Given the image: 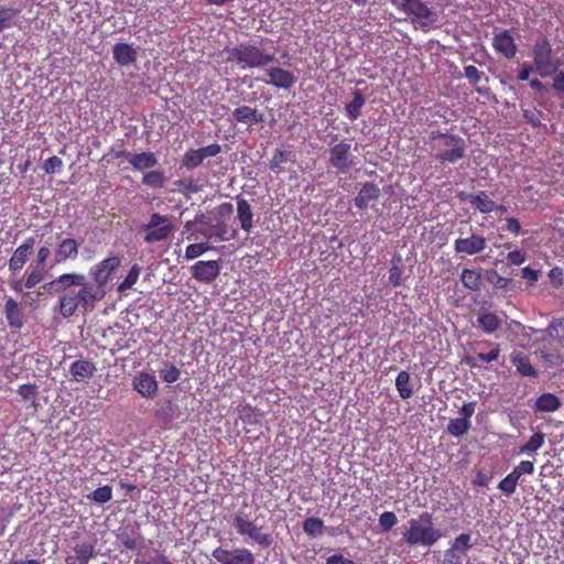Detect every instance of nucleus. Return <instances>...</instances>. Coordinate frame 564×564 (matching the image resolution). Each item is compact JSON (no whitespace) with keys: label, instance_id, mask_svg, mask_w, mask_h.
<instances>
[{"label":"nucleus","instance_id":"obj_1","mask_svg":"<svg viewBox=\"0 0 564 564\" xmlns=\"http://www.w3.org/2000/svg\"><path fill=\"white\" fill-rule=\"evenodd\" d=\"M44 288L59 295L54 311L64 318L74 316L77 311L91 312L106 295L105 290L96 289L84 274L75 272L63 273Z\"/></svg>","mask_w":564,"mask_h":564},{"label":"nucleus","instance_id":"obj_2","mask_svg":"<svg viewBox=\"0 0 564 564\" xmlns=\"http://www.w3.org/2000/svg\"><path fill=\"white\" fill-rule=\"evenodd\" d=\"M226 53V61L236 63L242 69L265 67L275 58L274 53L265 48L260 37L241 42L235 47L227 48Z\"/></svg>","mask_w":564,"mask_h":564},{"label":"nucleus","instance_id":"obj_3","mask_svg":"<svg viewBox=\"0 0 564 564\" xmlns=\"http://www.w3.org/2000/svg\"><path fill=\"white\" fill-rule=\"evenodd\" d=\"M408 524L402 538L409 546L431 547L443 536L442 531L434 525L432 513L427 511L410 519Z\"/></svg>","mask_w":564,"mask_h":564},{"label":"nucleus","instance_id":"obj_4","mask_svg":"<svg viewBox=\"0 0 564 564\" xmlns=\"http://www.w3.org/2000/svg\"><path fill=\"white\" fill-rule=\"evenodd\" d=\"M232 525L239 535L248 538L262 547H269L272 544L271 534L258 523V518L250 519L243 511H238L232 517Z\"/></svg>","mask_w":564,"mask_h":564},{"label":"nucleus","instance_id":"obj_5","mask_svg":"<svg viewBox=\"0 0 564 564\" xmlns=\"http://www.w3.org/2000/svg\"><path fill=\"white\" fill-rule=\"evenodd\" d=\"M398 9L422 28L430 26L437 20L436 11L423 0H401Z\"/></svg>","mask_w":564,"mask_h":564},{"label":"nucleus","instance_id":"obj_6","mask_svg":"<svg viewBox=\"0 0 564 564\" xmlns=\"http://www.w3.org/2000/svg\"><path fill=\"white\" fill-rule=\"evenodd\" d=\"M533 63L542 77L551 76L557 70L552 57V47L546 39L536 41L532 48Z\"/></svg>","mask_w":564,"mask_h":564},{"label":"nucleus","instance_id":"obj_7","mask_svg":"<svg viewBox=\"0 0 564 564\" xmlns=\"http://www.w3.org/2000/svg\"><path fill=\"white\" fill-rule=\"evenodd\" d=\"M212 556L220 564H256L253 553L247 547L227 550L218 546L213 550Z\"/></svg>","mask_w":564,"mask_h":564},{"label":"nucleus","instance_id":"obj_8","mask_svg":"<svg viewBox=\"0 0 564 564\" xmlns=\"http://www.w3.org/2000/svg\"><path fill=\"white\" fill-rule=\"evenodd\" d=\"M473 547L471 535L469 533H460L449 544L445 551L442 564H464V556Z\"/></svg>","mask_w":564,"mask_h":564},{"label":"nucleus","instance_id":"obj_9","mask_svg":"<svg viewBox=\"0 0 564 564\" xmlns=\"http://www.w3.org/2000/svg\"><path fill=\"white\" fill-rule=\"evenodd\" d=\"M120 262V258L113 256L108 257L91 267L89 274L95 282L94 286L96 289L105 290L111 274L119 268Z\"/></svg>","mask_w":564,"mask_h":564},{"label":"nucleus","instance_id":"obj_10","mask_svg":"<svg viewBox=\"0 0 564 564\" xmlns=\"http://www.w3.org/2000/svg\"><path fill=\"white\" fill-rule=\"evenodd\" d=\"M514 29L496 30L491 42L494 50L507 59L513 58L518 52V45L512 35Z\"/></svg>","mask_w":564,"mask_h":564},{"label":"nucleus","instance_id":"obj_11","mask_svg":"<svg viewBox=\"0 0 564 564\" xmlns=\"http://www.w3.org/2000/svg\"><path fill=\"white\" fill-rule=\"evenodd\" d=\"M220 264L217 260L197 261L191 267L192 278L202 283H212L220 274Z\"/></svg>","mask_w":564,"mask_h":564},{"label":"nucleus","instance_id":"obj_12","mask_svg":"<svg viewBox=\"0 0 564 564\" xmlns=\"http://www.w3.org/2000/svg\"><path fill=\"white\" fill-rule=\"evenodd\" d=\"M35 245L34 237H28L13 252L8 262V269L11 274L19 273L32 254Z\"/></svg>","mask_w":564,"mask_h":564},{"label":"nucleus","instance_id":"obj_13","mask_svg":"<svg viewBox=\"0 0 564 564\" xmlns=\"http://www.w3.org/2000/svg\"><path fill=\"white\" fill-rule=\"evenodd\" d=\"M486 247V238L480 235H471L467 238H457L454 241V250L457 254L474 256L482 252Z\"/></svg>","mask_w":564,"mask_h":564},{"label":"nucleus","instance_id":"obj_14","mask_svg":"<svg viewBox=\"0 0 564 564\" xmlns=\"http://www.w3.org/2000/svg\"><path fill=\"white\" fill-rule=\"evenodd\" d=\"M220 152V147L218 143H210L207 147H204L198 150H191L185 153L182 165L185 166L187 170H193L200 165L204 161V159L208 156H215Z\"/></svg>","mask_w":564,"mask_h":564},{"label":"nucleus","instance_id":"obj_15","mask_svg":"<svg viewBox=\"0 0 564 564\" xmlns=\"http://www.w3.org/2000/svg\"><path fill=\"white\" fill-rule=\"evenodd\" d=\"M133 389L145 399H153L159 389L155 377L149 372H140L132 380Z\"/></svg>","mask_w":564,"mask_h":564},{"label":"nucleus","instance_id":"obj_16","mask_svg":"<svg viewBox=\"0 0 564 564\" xmlns=\"http://www.w3.org/2000/svg\"><path fill=\"white\" fill-rule=\"evenodd\" d=\"M3 313L8 325L12 329H21L24 325V313L20 303L13 297H4Z\"/></svg>","mask_w":564,"mask_h":564},{"label":"nucleus","instance_id":"obj_17","mask_svg":"<svg viewBox=\"0 0 564 564\" xmlns=\"http://www.w3.org/2000/svg\"><path fill=\"white\" fill-rule=\"evenodd\" d=\"M267 75L270 79L265 80V83L280 89H291L296 83L295 75L281 67L267 69Z\"/></svg>","mask_w":564,"mask_h":564},{"label":"nucleus","instance_id":"obj_18","mask_svg":"<svg viewBox=\"0 0 564 564\" xmlns=\"http://www.w3.org/2000/svg\"><path fill=\"white\" fill-rule=\"evenodd\" d=\"M79 243L74 238L63 239L56 247L54 264L64 263L67 260H75L78 257Z\"/></svg>","mask_w":564,"mask_h":564},{"label":"nucleus","instance_id":"obj_19","mask_svg":"<svg viewBox=\"0 0 564 564\" xmlns=\"http://www.w3.org/2000/svg\"><path fill=\"white\" fill-rule=\"evenodd\" d=\"M380 197V188L371 182H366L354 199L355 206L359 209H367Z\"/></svg>","mask_w":564,"mask_h":564},{"label":"nucleus","instance_id":"obj_20","mask_svg":"<svg viewBox=\"0 0 564 564\" xmlns=\"http://www.w3.org/2000/svg\"><path fill=\"white\" fill-rule=\"evenodd\" d=\"M510 361L521 377H538V370L532 366L530 357L521 350H513L510 354Z\"/></svg>","mask_w":564,"mask_h":564},{"label":"nucleus","instance_id":"obj_21","mask_svg":"<svg viewBox=\"0 0 564 564\" xmlns=\"http://www.w3.org/2000/svg\"><path fill=\"white\" fill-rule=\"evenodd\" d=\"M96 371V365L87 359L76 360L69 366V373L76 382H83L91 378Z\"/></svg>","mask_w":564,"mask_h":564},{"label":"nucleus","instance_id":"obj_22","mask_svg":"<svg viewBox=\"0 0 564 564\" xmlns=\"http://www.w3.org/2000/svg\"><path fill=\"white\" fill-rule=\"evenodd\" d=\"M350 145L348 143H336L330 150V163L340 171H347L351 161L349 160Z\"/></svg>","mask_w":564,"mask_h":564},{"label":"nucleus","instance_id":"obj_23","mask_svg":"<svg viewBox=\"0 0 564 564\" xmlns=\"http://www.w3.org/2000/svg\"><path fill=\"white\" fill-rule=\"evenodd\" d=\"M562 406L561 399L551 392H544L539 395L534 402L533 410L534 412L545 413V412H555L560 410Z\"/></svg>","mask_w":564,"mask_h":564},{"label":"nucleus","instance_id":"obj_24","mask_svg":"<svg viewBox=\"0 0 564 564\" xmlns=\"http://www.w3.org/2000/svg\"><path fill=\"white\" fill-rule=\"evenodd\" d=\"M232 118L237 122L250 126L253 123L262 122L264 120V115L259 112L256 108L241 106L232 111Z\"/></svg>","mask_w":564,"mask_h":564},{"label":"nucleus","instance_id":"obj_25","mask_svg":"<svg viewBox=\"0 0 564 564\" xmlns=\"http://www.w3.org/2000/svg\"><path fill=\"white\" fill-rule=\"evenodd\" d=\"M113 59L120 66H128L137 61V51L132 45L127 43H118L112 48Z\"/></svg>","mask_w":564,"mask_h":564},{"label":"nucleus","instance_id":"obj_26","mask_svg":"<svg viewBox=\"0 0 564 564\" xmlns=\"http://www.w3.org/2000/svg\"><path fill=\"white\" fill-rule=\"evenodd\" d=\"M465 77L469 80V83L475 87V90L480 95H487L489 88L485 85L481 86L480 83L485 82L487 84L489 82L488 77L484 72L479 70L474 65H467L464 67Z\"/></svg>","mask_w":564,"mask_h":564},{"label":"nucleus","instance_id":"obj_27","mask_svg":"<svg viewBox=\"0 0 564 564\" xmlns=\"http://www.w3.org/2000/svg\"><path fill=\"white\" fill-rule=\"evenodd\" d=\"M237 218L241 229L250 232L253 228V213L251 205L245 198H238L237 200Z\"/></svg>","mask_w":564,"mask_h":564},{"label":"nucleus","instance_id":"obj_28","mask_svg":"<svg viewBox=\"0 0 564 564\" xmlns=\"http://www.w3.org/2000/svg\"><path fill=\"white\" fill-rule=\"evenodd\" d=\"M116 536L119 543L127 550L135 551L142 545V536L133 529H119Z\"/></svg>","mask_w":564,"mask_h":564},{"label":"nucleus","instance_id":"obj_29","mask_svg":"<svg viewBox=\"0 0 564 564\" xmlns=\"http://www.w3.org/2000/svg\"><path fill=\"white\" fill-rule=\"evenodd\" d=\"M126 159L135 170H145L151 169L156 165L158 159L151 152H142V153H126Z\"/></svg>","mask_w":564,"mask_h":564},{"label":"nucleus","instance_id":"obj_30","mask_svg":"<svg viewBox=\"0 0 564 564\" xmlns=\"http://www.w3.org/2000/svg\"><path fill=\"white\" fill-rule=\"evenodd\" d=\"M295 162V153L286 150H276L270 161L269 167L274 173L279 174L283 171L284 164Z\"/></svg>","mask_w":564,"mask_h":564},{"label":"nucleus","instance_id":"obj_31","mask_svg":"<svg viewBox=\"0 0 564 564\" xmlns=\"http://www.w3.org/2000/svg\"><path fill=\"white\" fill-rule=\"evenodd\" d=\"M463 285L470 291H479L482 284L481 273L474 269H464L460 273Z\"/></svg>","mask_w":564,"mask_h":564},{"label":"nucleus","instance_id":"obj_32","mask_svg":"<svg viewBox=\"0 0 564 564\" xmlns=\"http://www.w3.org/2000/svg\"><path fill=\"white\" fill-rule=\"evenodd\" d=\"M395 389L403 400H408L413 395L411 376L408 371L402 370L398 373L395 378Z\"/></svg>","mask_w":564,"mask_h":564},{"label":"nucleus","instance_id":"obj_33","mask_svg":"<svg viewBox=\"0 0 564 564\" xmlns=\"http://www.w3.org/2000/svg\"><path fill=\"white\" fill-rule=\"evenodd\" d=\"M144 241L148 243H153L156 241L165 240L173 231V226L164 225L161 227L144 228Z\"/></svg>","mask_w":564,"mask_h":564},{"label":"nucleus","instance_id":"obj_34","mask_svg":"<svg viewBox=\"0 0 564 564\" xmlns=\"http://www.w3.org/2000/svg\"><path fill=\"white\" fill-rule=\"evenodd\" d=\"M352 96V100L346 106V113L350 120H356L361 113L366 99L359 89L354 90Z\"/></svg>","mask_w":564,"mask_h":564},{"label":"nucleus","instance_id":"obj_35","mask_svg":"<svg viewBox=\"0 0 564 564\" xmlns=\"http://www.w3.org/2000/svg\"><path fill=\"white\" fill-rule=\"evenodd\" d=\"M478 325L486 334H492L500 327V319L494 313H482L477 317Z\"/></svg>","mask_w":564,"mask_h":564},{"label":"nucleus","instance_id":"obj_36","mask_svg":"<svg viewBox=\"0 0 564 564\" xmlns=\"http://www.w3.org/2000/svg\"><path fill=\"white\" fill-rule=\"evenodd\" d=\"M46 272L42 268L29 267L24 274V288L33 289L45 279Z\"/></svg>","mask_w":564,"mask_h":564},{"label":"nucleus","instance_id":"obj_37","mask_svg":"<svg viewBox=\"0 0 564 564\" xmlns=\"http://www.w3.org/2000/svg\"><path fill=\"white\" fill-rule=\"evenodd\" d=\"M545 442V435L542 432L534 433L529 441L519 447L520 454H531L539 451Z\"/></svg>","mask_w":564,"mask_h":564},{"label":"nucleus","instance_id":"obj_38","mask_svg":"<svg viewBox=\"0 0 564 564\" xmlns=\"http://www.w3.org/2000/svg\"><path fill=\"white\" fill-rule=\"evenodd\" d=\"M482 214H489L494 212L496 203L489 198L486 192H479L473 197V204Z\"/></svg>","mask_w":564,"mask_h":564},{"label":"nucleus","instance_id":"obj_39","mask_svg":"<svg viewBox=\"0 0 564 564\" xmlns=\"http://www.w3.org/2000/svg\"><path fill=\"white\" fill-rule=\"evenodd\" d=\"M470 429V422L466 419L456 417L449 420L446 431L455 437H460Z\"/></svg>","mask_w":564,"mask_h":564},{"label":"nucleus","instance_id":"obj_40","mask_svg":"<svg viewBox=\"0 0 564 564\" xmlns=\"http://www.w3.org/2000/svg\"><path fill=\"white\" fill-rule=\"evenodd\" d=\"M19 10L0 6V32L14 25Z\"/></svg>","mask_w":564,"mask_h":564},{"label":"nucleus","instance_id":"obj_41","mask_svg":"<svg viewBox=\"0 0 564 564\" xmlns=\"http://www.w3.org/2000/svg\"><path fill=\"white\" fill-rule=\"evenodd\" d=\"M160 378L166 383H174L181 378V370L172 362L164 361L159 370Z\"/></svg>","mask_w":564,"mask_h":564},{"label":"nucleus","instance_id":"obj_42","mask_svg":"<svg viewBox=\"0 0 564 564\" xmlns=\"http://www.w3.org/2000/svg\"><path fill=\"white\" fill-rule=\"evenodd\" d=\"M74 557L76 560H79L86 564L94 557L95 555V546L93 543L85 542V543H77L74 546Z\"/></svg>","mask_w":564,"mask_h":564},{"label":"nucleus","instance_id":"obj_43","mask_svg":"<svg viewBox=\"0 0 564 564\" xmlns=\"http://www.w3.org/2000/svg\"><path fill=\"white\" fill-rule=\"evenodd\" d=\"M303 530L312 538L321 535L324 530V521L316 517L306 518L303 522Z\"/></svg>","mask_w":564,"mask_h":564},{"label":"nucleus","instance_id":"obj_44","mask_svg":"<svg viewBox=\"0 0 564 564\" xmlns=\"http://www.w3.org/2000/svg\"><path fill=\"white\" fill-rule=\"evenodd\" d=\"M18 394L20 395L21 400L24 402H31L32 405L36 404V398L39 394V387L35 383H25L21 384L18 388Z\"/></svg>","mask_w":564,"mask_h":564},{"label":"nucleus","instance_id":"obj_45","mask_svg":"<svg viewBox=\"0 0 564 564\" xmlns=\"http://www.w3.org/2000/svg\"><path fill=\"white\" fill-rule=\"evenodd\" d=\"M523 118L533 129L545 130V126L541 123L542 112L535 107L523 109Z\"/></svg>","mask_w":564,"mask_h":564},{"label":"nucleus","instance_id":"obj_46","mask_svg":"<svg viewBox=\"0 0 564 564\" xmlns=\"http://www.w3.org/2000/svg\"><path fill=\"white\" fill-rule=\"evenodd\" d=\"M164 173L161 171H150L143 175L142 183L147 186L161 188L165 184Z\"/></svg>","mask_w":564,"mask_h":564},{"label":"nucleus","instance_id":"obj_47","mask_svg":"<svg viewBox=\"0 0 564 564\" xmlns=\"http://www.w3.org/2000/svg\"><path fill=\"white\" fill-rule=\"evenodd\" d=\"M141 268L138 264H133L128 272L124 280L118 285L119 292L130 290L139 280Z\"/></svg>","mask_w":564,"mask_h":564},{"label":"nucleus","instance_id":"obj_48","mask_svg":"<svg viewBox=\"0 0 564 564\" xmlns=\"http://www.w3.org/2000/svg\"><path fill=\"white\" fill-rule=\"evenodd\" d=\"M87 498L98 503H106L112 499V488L108 485L99 487L90 492Z\"/></svg>","mask_w":564,"mask_h":564},{"label":"nucleus","instance_id":"obj_49","mask_svg":"<svg viewBox=\"0 0 564 564\" xmlns=\"http://www.w3.org/2000/svg\"><path fill=\"white\" fill-rule=\"evenodd\" d=\"M213 249L214 247L206 242L192 243L186 247L184 257L186 260H194L204 254L205 252H207L208 250Z\"/></svg>","mask_w":564,"mask_h":564},{"label":"nucleus","instance_id":"obj_50","mask_svg":"<svg viewBox=\"0 0 564 564\" xmlns=\"http://www.w3.org/2000/svg\"><path fill=\"white\" fill-rule=\"evenodd\" d=\"M389 283L394 288L403 283V267L400 257L398 258V263L392 261V265L389 270Z\"/></svg>","mask_w":564,"mask_h":564},{"label":"nucleus","instance_id":"obj_51","mask_svg":"<svg viewBox=\"0 0 564 564\" xmlns=\"http://www.w3.org/2000/svg\"><path fill=\"white\" fill-rule=\"evenodd\" d=\"M484 345L491 347L488 352H478L477 358L480 362L489 364L498 359L500 355V345L491 341H484Z\"/></svg>","mask_w":564,"mask_h":564},{"label":"nucleus","instance_id":"obj_52","mask_svg":"<svg viewBox=\"0 0 564 564\" xmlns=\"http://www.w3.org/2000/svg\"><path fill=\"white\" fill-rule=\"evenodd\" d=\"M227 234H228V226L225 223H217L213 227V234H208V235L205 234V237L210 238L212 236H215L218 240L224 241V240H229V239L235 238L237 235V231L232 230V232L229 237H227Z\"/></svg>","mask_w":564,"mask_h":564},{"label":"nucleus","instance_id":"obj_53","mask_svg":"<svg viewBox=\"0 0 564 564\" xmlns=\"http://www.w3.org/2000/svg\"><path fill=\"white\" fill-rule=\"evenodd\" d=\"M549 335L558 340H564V318H555L547 328Z\"/></svg>","mask_w":564,"mask_h":564},{"label":"nucleus","instance_id":"obj_54","mask_svg":"<svg viewBox=\"0 0 564 564\" xmlns=\"http://www.w3.org/2000/svg\"><path fill=\"white\" fill-rule=\"evenodd\" d=\"M398 523V518L392 511H384L379 517V525L383 531H390Z\"/></svg>","mask_w":564,"mask_h":564},{"label":"nucleus","instance_id":"obj_55","mask_svg":"<svg viewBox=\"0 0 564 564\" xmlns=\"http://www.w3.org/2000/svg\"><path fill=\"white\" fill-rule=\"evenodd\" d=\"M464 156V148L463 147H455L451 150H446L442 153L438 154V158L443 161H448V162H456L458 161L459 159H462Z\"/></svg>","mask_w":564,"mask_h":564},{"label":"nucleus","instance_id":"obj_56","mask_svg":"<svg viewBox=\"0 0 564 564\" xmlns=\"http://www.w3.org/2000/svg\"><path fill=\"white\" fill-rule=\"evenodd\" d=\"M63 166V161L62 159H59L58 156H51L48 158L44 164H43V170L45 171V173L47 174H54L58 171H61Z\"/></svg>","mask_w":564,"mask_h":564},{"label":"nucleus","instance_id":"obj_57","mask_svg":"<svg viewBox=\"0 0 564 564\" xmlns=\"http://www.w3.org/2000/svg\"><path fill=\"white\" fill-rule=\"evenodd\" d=\"M549 278L554 288L558 289L564 284V272L560 267H554L549 272Z\"/></svg>","mask_w":564,"mask_h":564},{"label":"nucleus","instance_id":"obj_58","mask_svg":"<svg viewBox=\"0 0 564 564\" xmlns=\"http://www.w3.org/2000/svg\"><path fill=\"white\" fill-rule=\"evenodd\" d=\"M503 229L514 236H519L522 231L520 221L514 217L506 218V225Z\"/></svg>","mask_w":564,"mask_h":564},{"label":"nucleus","instance_id":"obj_59","mask_svg":"<svg viewBox=\"0 0 564 564\" xmlns=\"http://www.w3.org/2000/svg\"><path fill=\"white\" fill-rule=\"evenodd\" d=\"M517 484L511 480V478H508L506 476L498 484V488L506 494L507 496H511L516 492Z\"/></svg>","mask_w":564,"mask_h":564},{"label":"nucleus","instance_id":"obj_60","mask_svg":"<svg viewBox=\"0 0 564 564\" xmlns=\"http://www.w3.org/2000/svg\"><path fill=\"white\" fill-rule=\"evenodd\" d=\"M51 256V250L46 246H42L37 249L35 257V264L37 268H43Z\"/></svg>","mask_w":564,"mask_h":564},{"label":"nucleus","instance_id":"obj_61","mask_svg":"<svg viewBox=\"0 0 564 564\" xmlns=\"http://www.w3.org/2000/svg\"><path fill=\"white\" fill-rule=\"evenodd\" d=\"M554 79H553V89L556 91V94L564 98V72L560 70L554 73Z\"/></svg>","mask_w":564,"mask_h":564},{"label":"nucleus","instance_id":"obj_62","mask_svg":"<svg viewBox=\"0 0 564 564\" xmlns=\"http://www.w3.org/2000/svg\"><path fill=\"white\" fill-rule=\"evenodd\" d=\"M164 225H171L166 216L154 213L151 215L150 221L144 225V228L161 227Z\"/></svg>","mask_w":564,"mask_h":564},{"label":"nucleus","instance_id":"obj_63","mask_svg":"<svg viewBox=\"0 0 564 564\" xmlns=\"http://www.w3.org/2000/svg\"><path fill=\"white\" fill-rule=\"evenodd\" d=\"M507 259L509 261L510 264H513V265H520L522 263L525 262V254L523 252H521L520 250H513V251H510L507 256Z\"/></svg>","mask_w":564,"mask_h":564},{"label":"nucleus","instance_id":"obj_64","mask_svg":"<svg viewBox=\"0 0 564 564\" xmlns=\"http://www.w3.org/2000/svg\"><path fill=\"white\" fill-rule=\"evenodd\" d=\"M326 564H355V562L351 558L336 553L326 558Z\"/></svg>","mask_w":564,"mask_h":564}]
</instances>
